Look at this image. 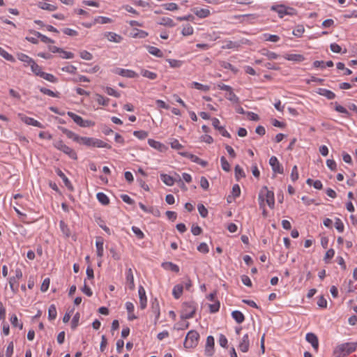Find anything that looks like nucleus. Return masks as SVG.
<instances>
[{
  "label": "nucleus",
  "mask_w": 357,
  "mask_h": 357,
  "mask_svg": "<svg viewBox=\"0 0 357 357\" xmlns=\"http://www.w3.org/2000/svg\"><path fill=\"white\" fill-rule=\"evenodd\" d=\"M264 197H266V202L268 206L271 208H273L275 206L274 192L272 190H268L266 186L262 188L259 195L260 207L264 206Z\"/></svg>",
  "instance_id": "obj_1"
},
{
  "label": "nucleus",
  "mask_w": 357,
  "mask_h": 357,
  "mask_svg": "<svg viewBox=\"0 0 357 357\" xmlns=\"http://www.w3.org/2000/svg\"><path fill=\"white\" fill-rule=\"evenodd\" d=\"M357 342H347L338 345L335 351V357H344L356 349Z\"/></svg>",
  "instance_id": "obj_2"
},
{
  "label": "nucleus",
  "mask_w": 357,
  "mask_h": 357,
  "mask_svg": "<svg viewBox=\"0 0 357 357\" xmlns=\"http://www.w3.org/2000/svg\"><path fill=\"white\" fill-rule=\"evenodd\" d=\"M79 144H84L88 147L105 148L107 149L112 148L109 144L95 137H82Z\"/></svg>",
  "instance_id": "obj_3"
},
{
  "label": "nucleus",
  "mask_w": 357,
  "mask_h": 357,
  "mask_svg": "<svg viewBox=\"0 0 357 357\" xmlns=\"http://www.w3.org/2000/svg\"><path fill=\"white\" fill-rule=\"evenodd\" d=\"M197 305L195 301L183 303L181 314V319L185 320L192 318L197 310Z\"/></svg>",
  "instance_id": "obj_4"
},
{
  "label": "nucleus",
  "mask_w": 357,
  "mask_h": 357,
  "mask_svg": "<svg viewBox=\"0 0 357 357\" xmlns=\"http://www.w3.org/2000/svg\"><path fill=\"white\" fill-rule=\"evenodd\" d=\"M199 340V334L194 330L190 331L185 337L184 347L186 349H192L197 346Z\"/></svg>",
  "instance_id": "obj_5"
},
{
  "label": "nucleus",
  "mask_w": 357,
  "mask_h": 357,
  "mask_svg": "<svg viewBox=\"0 0 357 357\" xmlns=\"http://www.w3.org/2000/svg\"><path fill=\"white\" fill-rule=\"evenodd\" d=\"M54 146L68 155L70 158L73 160L77 159L76 152L70 147L66 145L62 140H58L54 142Z\"/></svg>",
  "instance_id": "obj_6"
},
{
  "label": "nucleus",
  "mask_w": 357,
  "mask_h": 357,
  "mask_svg": "<svg viewBox=\"0 0 357 357\" xmlns=\"http://www.w3.org/2000/svg\"><path fill=\"white\" fill-rule=\"evenodd\" d=\"M15 273L14 276L10 277L8 279L9 286L13 294H16L18 292L19 284L17 280L21 279L23 275L22 270L19 268L15 269Z\"/></svg>",
  "instance_id": "obj_7"
},
{
  "label": "nucleus",
  "mask_w": 357,
  "mask_h": 357,
  "mask_svg": "<svg viewBox=\"0 0 357 357\" xmlns=\"http://www.w3.org/2000/svg\"><path fill=\"white\" fill-rule=\"evenodd\" d=\"M68 116H70L75 123L82 128H87L94 126L95 123L89 120H84L80 116L73 113V112H68Z\"/></svg>",
  "instance_id": "obj_8"
},
{
  "label": "nucleus",
  "mask_w": 357,
  "mask_h": 357,
  "mask_svg": "<svg viewBox=\"0 0 357 357\" xmlns=\"http://www.w3.org/2000/svg\"><path fill=\"white\" fill-rule=\"evenodd\" d=\"M271 10L276 12L280 18H282L286 15H291V11L294 8L287 7L283 4L273 5L271 6Z\"/></svg>",
  "instance_id": "obj_9"
},
{
  "label": "nucleus",
  "mask_w": 357,
  "mask_h": 357,
  "mask_svg": "<svg viewBox=\"0 0 357 357\" xmlns=\"http://www.w3.org/2000/svg\"><path fill=\"white\" fill-rule=\"evenodd\" d=\"M112 73L128 78H135L138 77V74L134 70L121 68H116L113 69Z\"/></svg>",
  "instance_id": "obj_10"
},
{
  "label": "nucleus",
  "mask_w": 357,
  "mask_h": 357,
  "mask_svg": "<svg viewBox=\"0 0 357 357\" xmlns=\"http://www.w3.org/2000/svg\"><path fill=\"white\" fill-rule=\"evenodd\" d=\"M214 345L215 340L214 337L212 335H208L206 338V342L205 345V355L206 356L211 357L214 354Z\"/></svg>",
  "instance_id": "obj_11"
},
{
  "label": "nucleus",
  "mask_w": 357,
  "mask_h": 357,
  "mask_svg": "<svg viewBox=\"0 0 357 357\" xmlns=\"http://www.w3.org/2000/svg\"><path fill=\"white\" fill-rule=\"evenodd\" d=\"M269 165L275 173L283 174L284 169L275 156H271L269 160Z\"/></svg>",
  "instance_id": "obj_12"
},
{
  "label": "nucleus",
  "mask_w": 357,
  "mask_h": 357,
  "mask_svg": "<svg viewBox=\"0 0 357 357\" xmlns=\"http://www.w3.org/2000/svg\"><path fill=\"white\" fill-rule=\"evenodd\" d=\"M126 284L128 286V287L130 290H134L135 285V282H134V275H133L132 270L131 268H129L128 269L126 270Z\"/></svg>",
  "instance_id": "obj_13"
},
{
  "label": "nucleus",
  "mask_w": 357,
  "mask_h": 357,
  "mask_svg": "<svg viewBox=\"0 0 357 357\" xmlns=\"http://www.w3.org/2000/svg\"><path fill=\"white\" fill-rule=\"evenodd\" d=\"M212 125L223 137L228 138L231 137L230 134L225 130V128L223 126H220V121L217 118L212 119Z\"/></svg>",
  "instance_id": "obj_14"
},
{
  "label": "nucleus",
  "mask_w": 357,
  "mask_h": 357,
  "mask_svg": "<svg viewBox=\"0 0 357 357\" xmlns=\"http://www.w3.org/2000/svg\"><path fill=\"white\" fill-rule=\"evenodd\" d=\"M305 339L311 344L313 349L317 351L319 349V340L317 335L312 333H308L306 334Z\"/></svg>",
  "instance_id": "obj_15"
},
{
  "label": "nucleus",
  "mask_w": 357,
  "mask_h": 357,
  "mask_svg": "<svg viewBox=\"0 0 357 357\" xmlns=\"http://www.w3.org/2000/svg\"><path fill=\"white\" fill-rule=\"evenodd\" d=\"M138 294L139 297L140 307L141 309L144 310L146 307L147 298L145 289L142 286L139 287Z\"/></svg>",
  "instance_id": "obj_16"
},
{
  "label": "nucleus",
  "mask_w": 357,
  "mask_h": 357,
  "mask_svg": "<svg viewBox=\"0 0 357 357\" xmlns=\"http://www.w3.org/2000/svg\"><path fill=\"white\" fill-rule=\"evenodd\" d=\"M59 129L65 134L69 139H73L74 142H76L77 143H79L80 138L82 137L79 136L76 133L73 132L71 130H69L68 129L63 128V127H59Z\"/></svg>",
  "instance_id": "obj_17"
},
{
  "label": "nucleus",
  "mask_w": 357,
  "mask_h": 357,
  "mask_svg": "<svg viewBox=\"0 0 357 357\" xmlns=\"http://www.w3.org/2000/svg\"><path fill=\"white\" fill-rule=\"evenodd\" d=\"M250 341L248 334H245L241 340L238 348L242 352H247L249 350Z\"/></svg>",
  "instance_id": "obj_18"
},
{
  "label": "nucleus",
  "mask_w": 357,
  "mask_h": 357,
  "mask_svg": "<svg viewBox=\"0 0 357 357\" xmlns=\"http://www.w3.org/2000/svg\"><path fill=\"white\" fill-rule=\"evenodd\" d=\"M56 173L63 180L66 188L69 190L73 191V190H74L73 186L72 183H70V181H69V179L64 174V173L59 168H57L56 169Z\"/></svg>",
  "instance_id": "obj_19"
},
{
  "label": "nucleus",
  "mask_w": 357,
  "mask_h": 357,
  "mask_svg": "<svg viewBox=\"0 0 357 357\" xmlns=\"http://www.w3.org/2000/svg\"><path fill=\"white\" fill-rule=\"evenodd\" d=\"M151 310L153 313L155 314V324H156L160 315V305L157 298H155L154 301L152 302Z\"/></svg>",
  "instance_id": "obj_20"
},
{
  "label": "nucleus",
  "mask_w": 357,
  "mask_h": 357,
  "mask_svg": "<svg viewBox=\"0 0 357 357\" xmlns=\"http://www.w3.org/2000/svg\"><path fill=\"white\" fill-rule=\"evenodd\" d=\"M148 144L150 146L160 151V152L165 151L167 149L165 144L152 139H149L148 140Z\"/></svg>",
  "instance_id": "obj_21"
},
{
  "label": "nucleus",
  "mask_w": 357,
  "mask_h": 357,
  "mask_svg": "<svg viewBox=\"0 0 357 357\" xmlns=\"http://www.w3.org/2000/svg\"><path fill=\"white\" fill-rule=\"evenodd\" d=\"M161 266L164 269L169 270L174 273H178L180 270L178 265L170 261L163 262Z\"/></svg>",
  "instance_id": "obj_22"
},
{
  "label": "nucleus",
  "mask_w": 357,
  "mask_h": 357,
  "mask_svg": "<svg viewBox=\"0 0 357 357\" xmlns=\"http://www.w3.org/2000/svg\"><path fill=\"white\" fill-rule=\"evenodd\" d=\"M183 291V285L182 284H178L175 285L172 290V295L174 297V298L178 299L181 296Z\"/></svg>",
  "instance_id": "obj_23"
},
{
  "label": "nucleus",
  "mask_w": 357,
  "mask_h": 357,
  "mask_svg": "<svg viewBox=\"0 0 357 357\" xmlns=\"http://www.w3.org/2000/svg\"><path fill=\"white\" fill-rule=\"evenodd\" d=\"M97 255L98 257L103 256V239L101 237L98 238L96 242Z\"/></svg>",
  "instance_id": "obj_24"
},
{
  "label": "nucleus",
  "mask_w": 357,
  "mask_h": 357,
  "mask_svg": "<svg viewBox=\"0 0 357 357\" xmlns=\"http://www.w3.org/2000/svg\"><path fill=\"white\" fill-rule=\"evenodd\" d=\"M231 317L238 324H241L245 320V316L241 311L238 310L233 311L231 312Z\"/></svg>",
  "instance_id": "obj_25"
},
{
  "label": "nucleus",
  "mask_w": 357,
  "mask_h": 357,
  "mask_svg": "<svg viewBox=\"0 0 357 357\" xmlns=\"http://www.w3.org/2000/svg\"><path fill=\"white\" fill-rule=\"evenodd\" d=\"M146 48L149 54L158 58H162L163 56L162 52L158 47L154 46H147Z\"/></svg>",
  "instance_id": "obj_26"
},
{
  "label": "nucleus",
  "mask_w": 357,
  "mask_h": 357,
  "mask_svg": "<svg viewBox=\"0 0 357 357\" xmlns=\"http://www.w3.org/2000/svg\"><path fill=\"white\" fill-rule=\"evenodd\" d=\"M158 23L169 27H174L176 25L173 20L167 17H161Z\"/></svg>",
  "instance_id": "obj_27"
},
{
  "label": "nucleus",
  "mask_w": 357,
  "mask_h": 357,
  "mask_svg": "<svg viewBox=\"0 0 357 357\" xmlns=\"http://www.w3.org/2000/svg\"><path fill=\"white\" fill-rule=\"evenodd\" d=\"M161 181L168 186H172L174 184V180L172 176L167 174H160Z\"/></svg>",
  "instance_id": "obj_28"
},
{
  "label": "nucleus",
  "mask_w": 357,
  "mask_h": 357,
  "mask_svg": "<svg viewBox=\"0 0 357 357\" xmlns=\"http://www.w3.org/2000/svg\"><path fill=\"white\" fill-rule=\"evenodd\" d=\"M59 227L62 234L67 238L70 236V230L67 224L63 220L59 222Z\"/></svg>",
  "instance_id": "obj_29"
},
{
  "label": "nucleus",
  "mask_w": 357,
  "mask_h": 357,
  "mask_svg": "<svg viewBox=\"0 0 357 357\" xmlns=\"http://www.w3.org/2000/svg\"><path fill=\"white\" fill-rule=\"evenodd\" d=\"M23 121L25 123H26L28 125H31V126H33L38 127V128H43L41 123H40L39 121H38L37 120H36L31 117L25 116L23 119Z\"/></svg>",
  "instance_id": "obj_30"
},
{
  "label": "nucleus",
  "mask_w": 357,
  "mask_h": 357,
  "mask_svg": "<svg viewBox=\"0 0 357 357\" xmlns=\"http://www.w3.org/2000/svg\"><path fill=\"white\" fill-rule=\"evenodd\" d=\"M105 36L111 42L120 43L122 40V37L121 36L113 32H107Z\"/></svg>",
  "instance_id": "obj_31"
},
{
  "label": "nucleus",
  "mask_w": 357,
  "mask_h": 357,
  "mask_svg": "<svg viewBox=\"0 0 357 357\" xmlns=\"http://www.w3.org/2000/svg\"><path fill=\"white\" fill-rule=\"evenodd\" d=\"M97 199L100 203L102 205H108L109 204V199L108 197L103 192H98L96 195Z\"/></svg>",
  "instance_id": "obj_32"
},
{
  "label": "nucleus",
  "mask_w": 357,
  "mask_h": 357,
  "mask_svg": "<svg viewBox=\"0 0 357 357\" xmlns=\"http://www.w3.org/2000/svg\"><path fill=\"white\" fill-rule=\"evenodd\" d=\"M38 6L43 10H47L49 11H54L57 9L56 6L46 2H39Z\"/></svg>",
  "instance_id": "obj_33"
},
{
  "label": "nucleus",
  "mask_w": 357,
  "mask_h": 357,
  "mask_svg": "<svg viewBox=\"0 0 357 357\" xmlns=\"http://www.w3.org/2000/svg\"><path fill=\"white\" fill-rule=\"evenodd\" d=\"M141 75L143 77H146V78H148L149 79H151V80L155 79L158 77V75L155 73L149 71V70H146V69H142L141 70Z\"/></svg>",
  "instance_id": "obj_34"
},
{
  "label": "nucleus",
  "mask_w": 357,
  "mask_h": 357,
  "mask_svg": "<svg viewBox=\"0 0 357 357\" xmlns=\"http://www.w3.org/2000/svg\"><path fill=\"white\" fill-rule=\"evenodd\" d=\"M285 59L288 61H297V62H301V61H304V59H305V58L303 55L297 54H288V55H287Z\"/></svg>",
  "instance_id": "obj_35"
},
{
  "label": "nucleus",
  "mask_w": 357,
  "mask_h": 357,
  "mask_svg": "<svg viewBox=\"0 0 357 357\" xmlns=\"http://www.w3.org/2000/svg\"><path fill=\"white\" fill-rule=\"evenodd\" d=\"M17 59L24 62L27 63V65L30 66L32 62L34 61L32 58L29 57L28 55L24 54V53H19L17 54Z\"/></svg>",
  "instance_id": "obj_36"
},
{
  "label": "nucleus",
  "mask_w": 357,
  "mask_h": 357,
  "mask_svg": "<svg viewBox=\"0 0 357 357\" xmlns=\"http://www.w3.org/2000/svg\"><path fill=\"white\" fill-rule=\"evenodd\" d=\"M234 172L236 181H239L241 178L245 177V174L243 169L238 165H236L234 168Z\"/></svg>",
  "instance_id": "obj_37"
},
{
  "label": "nucleus",
  "mask_w": 357,
  "mask_h": 357,
  "mask_svg": "<svg viewBox=\"0 0 357 357\" xmlns=\"http://www.w3.org/2000/svg\"><path fill=\"white\" fill-rule=\"evenodd\" d=\"M320 91L319 94L325 96L328 100H333L335 98V94L328 89H320Z\"/></svg>",
  "instance_id": "obj_38"
},
{
  "label": "nucleus",
  "mask_w": 357,
  "mask_h": 357,
  "mask_svg": "<svg viewBox=\"0 0 357 357\" xmlns=\"http://www.w3.org/2000/svg\"><path fill=\"white\" fill-rule=\"evenodd\" d=\"M191 87L195 88L197 90L203 91H208L210 89L209 86L204 85V84L197 82H192Z\"/></svg>",
  "instance_id": "obj_39"
},
{
  "label": "nucleus",
  "mask_w": 357,
  "mask_h": 357,
  "mask_svg": "<svg viewBox=\"0 0 357 357\" xmlns=\"http://www.w3.org/2000/svg\"><path fill=\"white\" fill-rule=\"evenodd\" d=\"M195 14L200 18H204L210 15V10L206 8L197 9Z\"/></svg>",
  "instance_id": "obj_40"
},
{
  "label": "nucleus",
  "mask_w": 357,
  "mask_h": 357,
  "mask_svg": "<svg viewBox=\"0 0 357 357\" xmlns=\"http://www.w3.org/2000/svg\"><path fill=\"white\" fill-rule=\"evenodd\" d=\"M31 71L37 76L40 77V75L43 73V71L41 70V67L39 66L34 61L30 65Z\"/></svg>",
  "instance_id": "obj_41"
},
{
  "label": "nucleus",
  "mask_w": 357,
  "mask_h": 357,
  "mask_svg": "<svg viewBox=\"0 0 357 357\" xmlns=\"http://www.w3.org/2000/svg\"><path fill=\"white\" fill-rule=\"evenodd\" d=\"M226 98L234 103L239 102V98L233 92L231 89L225 96Z\"/></svg>",
  "instance_id": "obj_42"
},
{
  "label": "nucleus",
  "mask_w": 357,
  "mask_h": 357,
  "mask_svg": "<svg viewBox=\"0 0 357 357\" xmlns=\"http://www.w3.org/2000/svg\"><path fill=\"white\" fill-rule=\"evenodd\" d=\"M57 315L56 309L54 305H51L48 309V319L50 320H54L56 319Z\"/></svg>",
  "instance_id": "obj_43"
},
{
  "label": "nucleus",
  "mask_w": 357,
  "mask_h": 357,
  "mask_svg": "<svg viewBox=\"0 0 357 357\" xmlns=\"http://www.w3.org/2000/svg\"><path fill=\"white\" fill-rule=\"evenodd\" d=\"M96 101L100 105L107 106L109 104V99L108 98H105L103 96L100 94H96Z\"/></svg>",
  "instance_id": "obj_44"
},
{
  "label": "nucleus",
  "mask_w": 357,
  "mask_h": 357,
  "mask_svg": "<svg viewBox=\"0 0 357 357\" xmlns=\"http://www.w3.org/2000/svg\"><path fill=\"white\" fill-rule=\"evenodd\" d=\"M335 110L336 112L344 114V117H349L350 116V113L343 106L339 105L337 102H335Z\"/></svg>",
  "instance_id": "obj_45"
},
{
  "label": "nucleus",
  "mask_w": 357,
  "mask_h": 357,
  "mask_svg": "<svg viewBox=\"0 0 357 357\" xmlns=\"http://www.w3.org/2000/svg\"><path fill=\"white\" fill-rule=\"evenodd\" d=\"M179 154L183 157L189 158L192 162L197 163L199 161V158L188 152H179Z\"/></svg>",
  "instance_id": "obj_46"
},
{
  "label": "nucleus",
  "mask_w": 357,
  "mask_h": 357,
  "mask_svg": "<svg viewBox=\"0 0 357 357\" xmlns=\"http://www.w3.org/2000/svg\"><path fill=\"white\" fill-rule=\"evenodd\" d=\"M167 61L169 63V66L174 68H180L183 63L182 61L172 59H167Z\"/></svg>",
  "instance_id": "obj_47"
},
{
  "label": "nucleus",
  "mask_w": 357,
  "mask_h": 357,
  "mask_svg": "<svg viewBox=\"0 0 357 357\" xmlns=\"http://www.w3.org/2000/svg\"><path fill=\"white\" fill-rule=\"evenodd\" d=\"M40 77L52 83L57 82V79L52 74L47 73L45 72L40 75Z\"/></svg>",
  "instance_id": "obj_48"
},
{
  "label": "nucleus",
  "mask_w": 357,
  "mask_h": 357,
  "mask_svg": "<svg viewBox=\"0 0 357 357\" xmlns=\"http://www.w3.org/2000/svg\"><path fill=\"white\" fill-rule=\"evenodd\" d=\"M10 323L14 327H18L20 329H22L23 328V324L22 322H20L17 316L15 314H13L10 317Z\"/></svg>",
  "instance_id": "obj_49"
},
{
  "label": "nucleus",
  "mask_w": 357,
  "mask_h": 357,
  "mask_svg": "<svg viewBox=\"0 0 357 357\" xmlns=\"http://www.w3.org/2000/svg\"><path fill=\"white\" fill-rule=\"evenodd\" d=\"M104 91L107 93L108 95L116 98H119L121 96L120 93L117 92L114 89L109 86L104 87Z\"/></svg>",
  "instance_id": "obj_50"
},
{
  "label": "nucleus",
  "mask_w": 357,
  "mask_h": 357,
  "mask_svg": "<svg viewBox=\"0 0 357 357\" xmlns=\"http://www.w3.org/2000/svg\"><path fill=\"white\" fill-rule=\"evenodd\" d=\"M304 31H305L304 26L301 24H298L294 29L293 34L296 37H301L302 34L304 33Z\"/></svg>",
  "instance_id": "obj_51"
},
{
  "label": "nucleus",
  "mask_w": 357,
  "mask_h": 357,
  "mask_svg": "<svg viewBox=\"0 0 357 357\" xmlns=\"http://www.w3.org/2000/svg\"><path fill=\"white\" fill-rule=\"evenodd\" d=\"M220 162H221V167L224 171L227 172L230 171V169H231L230 165L225 156H222L220 158Z\"/></svg>",
  "instance_id": "obj_52"
},
{
  "label": "nucleus",
  "mask_w": 357,
  "mask_h": 357,
  "mask_svg": "<svg viewBox=\"0 0 357 357\" xmlns=\"http://www.w3.org/2000/svg\"><path fill=\"white\" fill-rule=\"evenodd\" d=\"M0 55L3 57L5 59L9 61H14L15 59L14 57L8 53L5 50H3L2 47H0Z\"/></svg>",
  "instance_id": "obj_53"
},
{
  "label": "nucleus",
  "mask_w": 357,
  "mask_h": 357,
  "mask_svg": "<svg viewBox=\"0 0 357 357\" xmlns=\"http://www.w3.org/2000/svg\"><path fill=\"white\" fill-rule=\"evenodd\" d=\"M40 91L42 92L43 93L45 94V95H47L49 96H51V97H58V94L59 93L56 92H54L52 91V90L50 89H46V88H44V87H40Z\"/></svg>",
  "instance_id": "obj_54"
},
{
  "label": "nucleus",
  "mask_w": 357,
  "mask_h": 357,
  "mask_svg": "<svg viewBox=\"0 0 357 357\" xmlns=\"http://www.w3.org/2000/svg\"><path fill=\"white\" fill-rule=\"evenodd\" d=\"M181 33L184 36L192 35L193 33V28H192V26H190V24H187L186 26H185L183 28Z\"/></svg>",
  "instance_id": "obj_55"
},
{
  "label": "nucleus",
  "mask_w": 357,
  "mask_h": 357,
  "mask_svg": "<svg viewBox=\"0 0 357 357\" xmlns=\"http://www.w3.org/2000/svg\"><path fill=\"white\" fill-rule=\"evenodd\" d=\"M132 231L135 234V236H137V238L143 239L144 238V234L142 232V231L139 227L132 226Z\"/></svg>",
  "instance_id": "obj_56"
},
{
  "label": "nucleus",
  "mask_w": 357,
  "mask_h": 357,
  "mask_svg": "<svg viewBox=\"0 0 357 357\" xmlns=\"http://www.w3.org/2000/svg\"><path fill=\"white\" fill-rule=\"evenodd\" d=\"M133 135L139 139H144L148 136V132L144 130L134 131Z\"/></svg>",
  "instance_id": "obj_57"
},
{
  "label": "nucleus",
  "mask_w": 357,
  "mask_h": 357,
  "mask_svg": "<svg viewBox=\"0 0 357 357\" xmlns=\"http://www.w3.org/2000/svg\"><path fill=\"white\" fill-rule=\"evenodd\" d=\"M335 227L339 232L342 233L344 231V224L342 222V220L338 218H335Z\"/></svg>",
  "instance_id": "obj_58"
},
{
  "label": "nucleus",
  "mask_w": 357,
  "mask_h": 357,
  "mask_svg": "<svg viewBox=\"0 0 357 357\" xmlns=\"http://www.w3.org/2000/svg\"><path fill=\"white\" fill-rule=\"evenodd\" d=\"M79 317H80V314L79 312H77L73 319H72V321H71V328L73 330H75L77 326H78V323H79Z\"/></svg>",
  "instance_id": "obj_59"
},
{
  "label": "nucleus",
  "mask_w": 357,
  "mask_h": 357,
  "mask_svg": "<svg viewBox=\"0 0 357 357\" xmlns=\"http://www.w3.org/2000/svg\"><path fill=\"white\" fill-rule=\"evenodd\" d=\"M198 211L200 215L202 218H206L208 215V210L207 208L202 204H198L197 206Z\"/></svg>",
  "instance_id": "obj_60"
},
{
  "label": "nucleus",
  "mask_w": 357,
  "mask_h": 357,
  "mask_svg": "<svg viewBox=\"0 0 357 357\" xmlns=\"http://www.w3.org/2000/svg\"><path fill=\"white\" fill-rule=\"evenodd\" d=\"M213 303H214L213 304H209V305H208L211 313H215L220 309V302L218 301H216Z\"/></svg>",
  "instance_id": "obj_61"
},
{
  "label": "nucleus",
  "mask_w": 357,
  "mask_h": 357,
  "mask_svg": "<svg viewBox=\"0 0 357 357\" xmlns=\"http://www.w3.org/2000/svg\"><path fill=\"white\" fill-rule=\"evenodd\" d=\"M80 57L82 59L91 61L93 59V55L86 50H82L79 53Z\"/></svg>",
  "instance_id": "obj_62"
},
{
  "label": "nucleus",
  "mask_w": 357,
  "mask_h": 357,
  "mask_svg": "<svg viewBox=\"0 0 357 357\" xmlns=\"http://www.w3.org/2000/svg\"><path fill=\"white\" fill-rule=\"evenodd\" d=\"M163 8L167 10L174 11L178 8V5L175 3H167L162 5Z\"/></svg>",
  "instance_id": "obj_63"
},
{
  "label": "nucleus",
  "mask_w": 357,
  "mask_h": 357,
  "mask_svg": "<svg viewBox=\"0 0 357 357\" xmlns=\"http://www.w3.org/2000/svg\"><path fill=\"white\" fill-rule=\"evenodd\" d=\"M197 250L204 254H206L209 252L208 247L205 243H201L197 247Z\"/></svg>",
  "instance_id": "obj_64"
}]
</instances>
